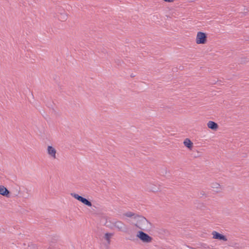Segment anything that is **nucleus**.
I'll list each match as a JSON object with an SVG mask.
<instances>
[{"instance_id":"obj_1","label":"nucleus","mask_w":249,"mask_h":249,"mask_svg":"<svg viewBox=\"0 0 249 249\" xmlns=\"http://www.w3.org/2000/svg\"><path fill=\"white\" fill-rule=\"evenodd\" d=\"M124 215L128 217H133L136 221L135 223H133L134 225L142 231H147L150 229L151 223L144 217L136 214L131 212H127L124 213Z\"/></svg>"},{"instance_id":"obj_2","label":"nucleus","mask_w":249,"mask_h":249,"mask_svg":"<svg viewBox=\"0 0 249 249\" xmlns=\"http://www.w3.org/2000/svg\"><path fill=\"white\" fill-rule=\"evenodd\" d=\"M207 35L206 33L202 32H198L196 37V43L197 44H204L207 42Z\"/></svg>"},{"instance_id":"obj_3","label":"nucleus","mask_w":249,"mask_h":249,"mask_svg":"<svg viewBox=\"0 0 249 249\" xmlns=\"http://www.w3.org/2000/svg\"><path fill=\"white\" fill-rule=\"evenodd\" d=\"M137 236L144 243H150L152 240V238L151 236L142 231L138 232Z\"/></svg>"},{"instance_id":"obj_4","label":"nucleus","mask_w":249,"mask_h":249,"mask_svg":"<svg viewBox=\"0 0 249 249\" xmlns=\"http://www.w3.org/2000/svg\"><path fill=\"white\" fill-rule=\"evenodd\" d=\"M71 196L77 200L80 201L84 204L89 207L92 206L91 202L86 198H84L75 193H71Z\"/></svg>"},{"instance_id":"obj_5","label":"nucleus","mask_w":249,"mask_h":249,"mask_svg":"<svg viewBox=\"0 0 249 249\" xmlns=\"http://www.w3.org/2000/svg\"><path fill=\"white\" fill-rule=\"evenodd\" d=\"M113 224L119 231L124 232H127L128 228L127 226L122 221H117L114 222Z\"/></svg>"},{"instance_id":"obj_6","label":"nucleus","mask_w":249,"mask_h":249,"mask_svg":"<svg viewBox=\"0 0 249 249\" xmlns=\"http://www.w3.org/2000/svg\"><path fill=\"white\" fill-rule=\"evenodd\" d=\"M212 235H213V238L214 239L223 240L224 241H227V238L225 235L220 234L216 231H213L212 232Z\"/></svg>"},{"instance_id":"obj_7","label":"nucleus","mask_w":249,"mask_h":249,"mask_svg":"<svg viewBox=\"0 0 249 249\" xmlns=\"http://www.w3.org/2000/svg\"><path fill=\"white\" fill-rule=\"evenodd\" d=\"M47 153L49 155L50 157H51L54 159H55L56 158V150L52 146L49 145L47 147Z\"/></svg>"},{"instance_id":"obj_8","label":"nucleus","mask_w":249,"mask_h":249,"mask_svg":"<svg viewBox=\"0 0 249 249\" xmlns=\"http://www.w3.org/2000/svg\"><path fill=\"white\" fill-rule=\"evenodd\" d=\"M10 191L4 186L0 185V195L7 197H10Z\"/></svg>"},{"instance_id":"obj_9","label":"nucleus","mask_w":249,"mask_h":249,"mask_svg":"<svg viewBox=\"0 0 249 249\" xmlns=\"http://www.w3.org/2000/svg\"><path fill=\"white\" fill-rule=\"evenodd\" d=\"M147 190L148 191L152 192H157L160 190L159 187L156 186L155 184L149 183L146 185Z\"/></svg>"},{"instance_id":"obj_10","label":"nucleus","mask_w":249,"mask_h":249,"mask_svg":"<svg viewBox=\"0 0 249 249\" xmlns=\"http://www.w3.org/2000/svg\"><path fill=\"white\" fill-rule=\"evenodd\" d=\"M208 127L213 130H216L218 128V125L214 122L210 121L207 123Z\"/></svg>"},{"instance_id":"obj_11","label":"nucleus","mask_w":249,"mask_h":249,"mask_svg":"<svg viewBox=\"0 0 249 249\" xmlns=\"http://www.w3.org/2000/svg\"><path fill=\"white\" fill-rule=\"evenodd\" d=\"M56 17L58 19L61 21H66L68 17V14L65 12L61 13V14H57Z\"/></svg>"},{"instance_id":"obj_12","label":"nucleus","mask_w":249,"mask_h":249,"mask_svg":"<svg viewBox=\"0 0 249 249\" xmlns=\"http://www.w3.org/2000/svg\"><path fill=\"white\" fill-rule=\"evenodd\" d=\"M183 143L184 145L189 149H191L193 146V143L188 138H186L184 140Z\"/></svg>"},{"instance_id":"obj_13","label":"nucleus","mask_w":249,"mask_h":249,"mask_svg":"<svg viewBox=\"0 0 249 249\" xmlns=\"http://www.w3.org/2000/svg\"><path fill=\"white\" fill-rule=\"evenodd\" d=\"M211 187L213 189H215V191L217 193L220 192L221 191L220 185L219 183L216 182L213 183L211 184Z\"/></svg>"},{"instance_id":"obj_14","label":"nucleus","mask_w":249,"mask_h":249,"mask_svg":"<svg viewBox=\"0 0 249 249\" xmlns=\"http://www.w3.org/2000/svg\"><path fill=\"white\" fill-rule=\"evenodd\" d=\"M113 235L112 233H106L105 235L104 238L107 242L108 244H109L110 243V238L111 236Z\"/></svg>"},{"instance_id":"obj_15","label":"nucleus","mask_w":249,"mask_h":249,"mask_svg":"<svg viewBox=\"0 0 249 249\" xmlns=\"http://www.w3.org/2000/svg\"><path fill=\"white\" fill-rule=\"evenodd\" d=\"M56 15L57 14H61V13L65 12V10L60 6H57L56 8Z\"/></svg>"},{"instance_id":"obj_16","label":"nucleus","mask_w":249,"mask_h":249,"mask_svg":"<svg viewBox=\"0 0 249 249\" xmlns=\"http://www.w3.org/2000/svg\"><path fill=\"white\" fill-rule=\"evenodd\" d=\"M36 244L31 243L29 244L28 246V249H36Z\"/></svg>"},{"instance_id":"obj_17","label":"nucleus","mask_w":249,"mask_h":249,"mask_svg":"<svg viewBox=\"0 0 249 249\" xmlns=\"http://www.w3.org/2000/svg\"><path fill=\"white\" fill-rule=\"evenodd\" d=\"M164 1L168 2H173L175 0H163Z\"/></svg>"},{"instance_id":"obj_18","label":"nucleus","mask_w":249,"mask_h":249,"mask_svg":"<svg viewBox=\"0 0 249 249\" xmlns=\"http://www.w3.org/2000/svg\"><path fill=\"white\" fill-rule=\"evenodd\" d=\"M200 195L202 196H205V193L204 191H202L200 192Z\"/></svg>"}]
</instances>
